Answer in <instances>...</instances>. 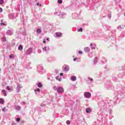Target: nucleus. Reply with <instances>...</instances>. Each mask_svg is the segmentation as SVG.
<instances>
[{"mask_svg": "<svg viewBox=\"0 0 125 125\" xmlns=\"http://www.w3.org/2000/svg\"><path fill=\"white\" fill-rule=\"evenodd\" d=\"M53 89L55 91H57L58 93H63L64 92V88L62 87H56V86H53Z\"/></svg>", "mask_w": 125, "mask_h": 125, "instance_id": "nucleus-1", "label": "nucleus"}, {"mask_svg": "<svg viewBox=\"0 0 125 125\" xmlns=\"http://www.w3.org/2000/svg\"><path fill=\"white\" fill-rule=\"evenodd\" d=\"M84 96L85 98H90L91 97V94L90 92H86L84 93Z\"/></svg>", "mask_w": 125, "mask_h": 125, "instance_id": "nucleus-2", "label": "nucleus"}, {"mask_svg": "<svg viewBox=\"0 0 125 125\" xmlns=\"http://www.w3.org/2000/svg\"><path fill=\"white\" fill-rule=\"evenodd\" d=\"M33 52V48H29L28 50H27L25 52V54L26 55H29V54H31Z\"/></svg>", "mask_w": 125, "mask_h": 125, "instance_id": "nucleus-3", "label": "nucleus"}, {"mask_svg": "<svg viewBox=\"0 0 125 125\" xmlns=\"http://www.w3.org/2000/svg\"><path fill=\"white\" fill-rule=\"evenodd\" d=\"M22 88V86H21V84H18L17 86L16 87V90L17 93H19L20 92V89Z\"/></svg>", "mask_w": 125, "mask_h": 125, "instance_id": "nucleus-4", "label": "nucleus"}, {"mask_svg": "<svg viewBox=\"0 0 125 125\" xmlns=\"http://www.w3.org/2000/svg\"><path fill=\"white\" fill-rule=\"evenodd\" d=\"M6 34L9 35V36H11L13 35V32L11 30H9L7 31Z\"/></svg>", "mask_w": 125, "mask_h": 125, "instance_id": "nucleus-5", "label": "nucleus"}, {"mask_svg": "<svg viewBox=\"0 0 125 125\" xmlns=\"http://www.w3.org/2000/svg\"><path fill=\"white\" fill-rule=\"evenodd\" d=\"M90 46L92 49H95V47H96V44L91 43Z\"/></svg>", "mask_w": 125, "mask_h": 125, "instance_id": "nucleus-6", "label": "nucleus"}, {"mask_svg": "<svg viewBox=\"0 0 125 125\" xmlns=\"http://www.w3.org/2000/svg\"><path fill=\"white\" fill-rule=\"evenodd\" d=\"M84 51H85V52H89L90 49L88 47H86L84 48Z\"/></svg>", "mask_w": 125, "mask_h": 125, "instance_id": "nucleus-7", "label": "nucleus"}, {"mask_svg": "<svg viewBox=\"0 0 125 125\" xmlns=\"http://www.w3.org/2000/svg\"><path fill=\"white\" fill-rule=\"evenodd\" d=\"M71 80L73 82H75V81H77V77H76L75 76H71Z\"/></svg>", "mask_w": 125, "mask_h": 125, "instance_id": "nucleus-8", "label": "nucleus"}, {"mask_svg": "<svg viewBox=\"0 0 125 125\" xmlns=\"http://www.w3.org/2000/svg\"><path fill=\"white\" fill-rule=\"evenodd\" d=\"M64 70L66 72H68V71H69V66H68V65H64Z\"/></svg>", "mask_w": 125, "mask_h": 125, "instance_id": "nucleus-9", "label": "nucleus"}, {"mask_svg": "<svg viewBox=\"0 0 125 125\" xmlns=\"http://www.w3.org/2000/svg\"><path fill=\"white\" fill-rule=\"evenodd\" d=\"M15 109L16 110H20L21 109V106H19V105H15Z\"/></svg>", "mask_w": 125, "mask_h": 125, "instance_id": "nucleus-10", "label": "nucleus"}, {"mask_svg": "<svg viewBox=\"0 0 125 125\" xmlns=\"http://www.w3.org/2000/svg\"><path fill=\"white\" fill-rule=\"evenodd\" d=\"M9 18H10V19H14V15H13V14L9 15Z\"/></svg>", "mask_w": 125, "mask_h": 125, "instance_id": "nucleus-11", "label": "nucleus"}, {"mask_svg": "<svg viewBox=\"0 0 125 125\" xmlns=\"http://www.w3.org/2000/svg\"><path fill=\"white\" fill-rule=\"evenodd\" d=\"M57 37H62V33L57 32L55 33Z\"/></svg>", "mask_w": 125, "mask_h": 125, "instance_id": "nucleus-12", "label": "nucleus"}, {"mask_svg": "<svg viewBox=\"0 0 125 125\" xmlns=\"http://www.w3.org/2000/svg\"><path fill=\"white\" fill-rule=\"evenodd\" d=\"M18 49H19V50L22 51V50H23V46H22V45H20L19 46Z\"/></svg>", "mask_w": 125, "mask_h": 125, "instance_id": "nucleus-13", "label": "nucleus"}, {"mask_svg": "<svg viewBox=\"0 0 125 125\" xmlns=\"http://www.w3.org/2000/svg\"><path fill=\"white\" fill-rule=\"evenodd\" d=\"M42 49L43 51H47L49 50V48H47V47H44V48H42Z\"/></svg>", "mask_w": 125, "mask_h": 125, "instance_id": "nucleus-14", "label": "nucleus"}, {"mask_svg": "<svg viewBox=\"0 0 125 125\" xmlns=\"http://www.w3.org/2000/svg\"><path fill=\"white\" fill-rule=\"evenodd\" d=\"M92 110H91V109H90V108H87L86 109V113H91V112H92Z\"/></svg>", "mask_w": 125, "mask_h": 125, "instance_id": "nucleus-15", "label": "nucleus"}, {"mask_svg": "<svg viewBox=\"0 0 125 125\" xmlns=\"http://www.w3.org/2000/svg\"><path fill=\"white\" fill-rule=\"evenodd\" d=\"M2 92L3 95H4V96H6L7 94H6V92H5V90H2Z\"/></svg>", "mask_w": 125, "mask_h": 125, "instance_id": "nucleus-16", "label": "nucleus"}, {"mask_svg": "<svg viewBox=\"0 0 125 125\" xmlns=\"http://www.w3.org/2000/svg\"><path fill=\"white\" fill-rule=\"evenodd\" d=\"M38 87H42V83H39L37 84Z\"/></svg>", "mask_w": 125, "mask_h": 125, "instance_id": "nucleus-17", "label": "nucleus"}, {"mask_svg": "<svg viewBox=\"0 0 125 125\" xmlns=\"http://www.w3.org/2000/svg\"><path fill=\"white\" fill-rule=\"evenodd\" d=\"M0 25L2 26H6V22L4 21L3 22H1Z\"/></svg>", "mask_w": 125, "mask_h": 125, "instance_id": "nucleus-18", "label": "nucleus"}, {"mask_svg": "<svg viewBox=\"0 0 125 125\" xmlns=\"http://www.w3.org/2000/svg\"><path fill=\"white\" fill-rule=\"evenodd\" d=\"M0 104H3L4 103V101L2 99H0Z\"/></svg>", "mask_w": 125, "mask_h": 125, "instance_id": "nucleus-19", "label": "nucleus"}, {"mask_svg": "<svg viewBox=\"0 0 125 125\" xmlns=\"http://www.w3.org/2000/svg\"><path fill=\"white\" fill-rule=\"evenodd\" d=\"M94 64H96V63H97V57L95 58L94 60Z\"/></svg>", "mask_w": 125, "mask_h": 125, "instance_id": "nucleus-20", "label": "nucleus"}, {"mask_svg": "<svg viewBox=\"0 0 125 125\" xmlns=\"http://www.w3.org/2000/svg\"><path fill=\"white\" fill-rule=\"evenodd\" d=\"M88 80L89 81H90V82H91V83H92V82H93V79H92L90 77H88Z\"/></svg>", "mask_w": 125, "mask_h": 125, "instance_id": "nucleus-21", "label": "nucleus"}, {"mask_svg": "<svg viewBox=\"0 0 125 125\" xmlns=\"http://www.w3.org/2000/svg\"><path fill=\"white\" fill-rule=\"evenodd\" d=\"M37 33H39V34H41L42 33V30L41 29H38L37 30Z\"/></svg>", "mask_w": 125, "mask_h": 125, "instance_id": "nucleus-22", "label": "nucleus"}, {"mask_svg": "<svg viewBox=\"0 0 125 125\" xmlns=\"http://www.w3.org/2000/svg\"><path fill=\"white\" fill-rule=\"evenodd\" d=\"M34 91H35L36 92V91H37L38 92H40V91H41V90L40 89V88H37L34 90Z\"/></svg>", "mask_w": 125, "mask_h": 125, "instance_id": "nucleus-23", "label": "nucleus"}, {"mask_svg": "<svg viewBox=\"0 0 125 125\" xmlns=\"http://www.w3.org/2000/svg\"><path fill=\"white\" fill-rule=\"evenodd\" d=\"M7 89H8L9 91H11V90H13V89L10 88L9 86H7Z\"/></svg>", "mask_w": 125, "mask_h": 125, "instance_id": "nucleus-24", "label": "nucleus"}, {"mask_svg": "<svg viewBox=\"0 0 125 125\" xmlns=\"http://www.w3.org/2000/svg\"><path fill=\"white\" fill-rule=\"evenodd\" d=\"M2 41L4 42H6V38L5 37H3Z\"/></svg>", "mask_w": 125, "mask_h": 125, "instance_id": "nucleus-25", "label": "nucleus"}, {"mask_svg": "<svg viewBox=\"0 0 125 125\" xmlns=\"http://www.w3.org/2000/svg\"><path fill=\"white\" fill-rule=\"evenodd\" d=\"M3 2H4L3 0H0V4H3Z\"/></svg>", "mask_w": 125, "mask_h": 125, "instance_id": "nucleus-26", "label": "nucleus"}, {"mask_svg": "<svg viewBox=\"0 0 125 125\" xmlns=\"http://www.w3.org/2000/svg\"><path fill=\"white\" fill-rule=\"evenodd\" d=\"M66 124L67 125H70V124H71V122H70V121L67 120V121L66 122Z\"/></svg>", "mask_w": 125, "mask_h": 125, "instance_id": "nucleus-27", "label": "nucleus"}, {"mask_svg": "<svg viewBox=\"0 0 125 125\" xmlns=\"http://www.w3.org/2000/svg\"><path fill=\"white\" fill-rule=\"evenodd\" d=\"M107 17H108V18H111V17H112V14H108L107 15Z\"/></svg>", "mask_w": 125, "mask_h": 125, "instance_id": "nucleus-28", "label": "nucleus"}, {"mask_svg": "<svg viewBox=\"0 0 125 125\" xmlns=\"http://www.w3.org/2000/svg\"><path fill=\"white\" fill-rule=\"evenodd\" d=\"M58 2L61 4V3H62V0H58Z\"/></svg>", "mask_w": 125, "mask_h": 125, "instance_id": "nucleus-29", "label": "nucleus"}, {"mask_svg": "<svg viewBox=\"0 0 125 125\" xmlns=\"http://www.w3.org/2000/svg\"><path fill=\"white\" fill-rule=\"evenodd\" d=\"M16 121L18 123H19V122H20V118H17Z\"/></svg>", "mask_w": 125, "mask_h": 125, "instance_id": "nucleus-30", "label": "nucleus"}, {"mask_svg": "<svg viewBox=\"0 0 125 125\" xmlns=\"http://www.w3.org/2000/svg\"><path fill=\"white\" fill-rule=\"evenodd\" d=\"M78 32H83V29L81 28L80 29L78 30Z\"/></svg>", "mask_w": 125, "mask_h": 125, "instance_id": "nucleus-31", "label": "nucleus"}, {"mask_svg": "<svg viewBox=\"0 0 125 125\" xmlns=\"http://www.w3.org/2000/svg\"><path fill=\"white\" fill-rule=\"evenodd\" d=\"M41 107H44L45 106V104H41Z\"/></svg>", "mask_w": 125, "mask_h": 125, "instance_id": "nucleus-32", "label": "nucleus"}, {"mask_svg": "<svg viewBox=\"0 0 125 125\" xmlns=\"http://www.w3.org/2000/svg\"><path fill=\"white\" fill-rule=\"evenodd\" d=\"M9 58H13V54H12L9 56Z\"/></svg>", "mask_w": 125, "mask_h": 125, "instance_id": "nucleus-33", "label": "nucleus"}, {"mask_svg": "<svg viewBox=\"0 0 125 125\" xmlns=\"http://www.w3.org/2000/svg\"><path fill=\"white\" fill-rule=\"evenodd\" d=\"M37 5H38V6H42V4H40V3H37Z\"/></svg>", "mask_w": 125, "mask_h": 125, "instance_id": "nucleus-34", "label": "nucleus"}, {"mask_svg": "<svg viewBox=\"0 0 125 125\" xmlns=\"http://www.w3.org/2000/svg\"><path fill=\"white\" fill-rule=\"evenodd\" d=\"M79 54H82V53H83V51H79Z\"/></svg>", "mask_w": 125, "mask_h": 125, "instance_id": "nucleus-35", "label": "nucleus"}, {"mask_svg": "<svg viewBox=\"0 0 125 125\" xmlns=\"http://www.w3.org/2000/svg\"><path fill=\"white\" fill-rule=\"evenodd\" d=\"M117 29H122V26H118V27H117Z\"/></svg>", "mask_w": 125, "mask_h": 125, "instance_id": "nucleus-36", "label": "nucleus"}, {"mask_svg": "<svg viewBox=\"0 0 125 125\" xmlns=\"http://www.w3.org/2000/svg\"><path fill=\"white\" fill-rule=\"evenodd\" d=\"M5 110V107H4L3 109H2V111L3 112H4Z\"/></svg>", "mask_w": 125, "mask_h": 125, "instance_id": "nucleus-37", "label": "nucleus"}, {"mask_svg": "<svg viewBox=\"0 0 125 125\" xmlns=\"http://www.w3.org/2000/svg\"><path fill=\"white\" fill-rule=\"evenodd\" d=\"M77 59H78V58H75L73 59V60H74V61H76V60H77Z\"/></svg>", "mask_w": 125, "mask_h": 125, "instance_id": "nucleus-38", "label": "nucleus"}, {"mask_svg": "<svg viewBox=\"0 0 125 125\" xmlns=\"http://www.w3.org/2000/svg\"><path fill=\"white\" fill-rule=\"evenodd\" d=\"M0 12H2V8H0Z\"/></svg>", "mask_w": 125, "mask_h": 125, "instance_id": "nucleus-39", "label": "nucleus"}, {"mask_svg": "<svg viewBox=\"0 0 125 125\" xmlns=\"http://www.w3.org/2000/svg\"><path fill=\"white\" fill-rule=\"evenodd\" d=\"M3 22H5L3 20H1V23H3Z\"/></svg>", "mask_w": 125, "mask_h": 125, "instance_id": "nucleus-40", "label": "nucleus"}, {"mask_svg": "<svg viewBox=\"0 0 125 125\" xmlns=\"http://www.w3.org/2000/svg\"><path fill=\"white\" fill-rule=\"evenodd\" d=\"M60 76H63V73H60Z\"/></svg>", "mask_w": 125, "mask_h": 125, "instance_id": "nucleus-41", "label": "nucleus"}, {"mask_svg": "<svg viewBox=\"0 0 125 125\" xmlns=\"http://www.w3.org/2000/svg\"><path fill=\"white\" fill-rule=\"evenodd\" d=\"M12 125H16V123H12Z\"/></svg>", "mask_w": 125, "mask_h": 125, "instance_id": "nucleus-42", "label": "nucleus"}, {"mask_svg": "<svg viewBox=\"0 0 125 125\" xmlns=\"http://www.w3.org/2000/svg\"><path fill=\"white\" fill-rule=\"evenodd\" d=\"M22 104H23V105H25L26 104V103H25V102H23Z\"/></svg>", "mask_w": 125, "mask_h": 125, "instance_id": "nucleus-43", "label": "nucleus"}, {"mask_svg": "<svg viewBox=\"0 0 125 125\" xmlns=\"http://www.w3.org/2000/svg\"><path fill=\"white\" fill-rule=\"evenodd\" d=\"M43 43H45V42H46L45 40H44V41H43Z\"/></svg>", "mask_w": 125, "mask_h": 125, "instance_id": "nucleus-44", "label": "nucleus"}, {"mask_svg": "<svg viewBox=\"0 0 125 125\" xmlns=\"http://www.w3.org/2000/svg\"><path fill=\"white\" fill-rule=\"evenodd\" d=\"M59 76L57 77L56 78V80H58V78H59Z\"/></svg>", "mask_w": 125, "mask_h": 125, "instance_id": "nucleus-45", "label": "nucleus"}, {"mask_svg": "<svg viewBox=\"0 0 125 125\" xmlns=\"http://www.w3.org/2000/svg\"><path fill=\"white\" fill-rule=\"evenodd\" d=\"M59 82H61V79H59Z\"/></svg>", "mask_w": 125, "mask_h": 125, "instance_id": "nucleus-46", "label": "nucleus"}, {"mask_svg": "<svg viewBox=\"0 0 125 125\" xmlns=\"http://www.w3.org/2000/svg\"><path fill=\"white\" fill-rule=\"evenodd\" d=\"M39 68H40V66H38V68L39 69Z\"/></svg>", "mask_w": 125, "mask_h": 125, "instance_id": "nucleus-47", "label": "nucleus"}, {"mask_svg": "<svg viewBox=\"0 0 125 125\" xmlns=\"http://www.w3.org/2000/svg\"><path fill=\"white\" fill-rule=\"evenodd\" d=\"M56 13H57V12L55 13V14H56Z\"/></svg>", "mask_w": 125, "mask_h": 125, "instance_id": "nucleus-48", "label": "nucleus"}, {"mask_svg": "<svg viewBox=\"0 0 125 125\" xmlns=\"http://www.w3.org/2000/svg\"><path fill=\"white\" fill-rule=\"evenodd\" d=\"M0 71H1V69H0Z\"/></svg>", "mask_w": 125, "mask_h": 125, "instance_id": "nucleus-49", "label": "nucleus"}, {"mask_svg": "<svg viewBox=\"0 0 125 125\" xmlns=\"http://www.w3.org/2000/svg\"><path fill=\"white\" fill-rule=\"evenodd\" d=\"M41 70H42V67L41 68Z\"/></svg>", "mask_w": 125, "mask_h": 125, "instance_id": "nucleus-50", "label": "nucleus"}, {"mask_svg": "<svg viewBox=\"0 0 125 125\" xmlns=\"http://www.w3.org/2000/svg\"><path fill=\"white\" fill-rule=\"evenodd\" d=\"M47 40L48 41V39H47Z\"/></svg>", "mask_w": 125, "mask_h": 125, "instance_id": "nucleus-51", "label": "nucleus"}]
</instances>
